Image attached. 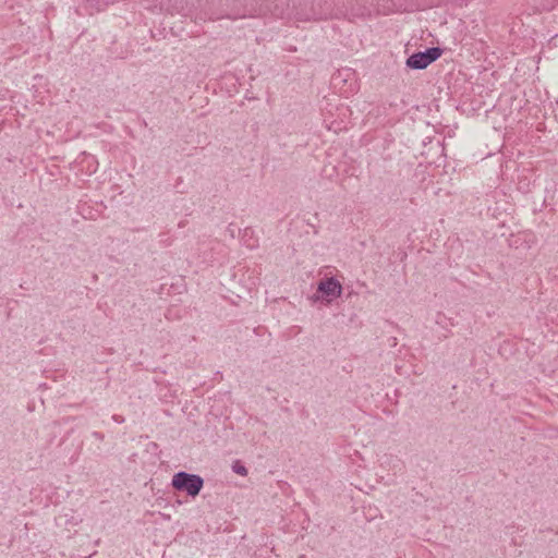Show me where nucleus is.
<instances>
[{
  "instance_id": "obj_3",
  "label": "nucleus",
  "mask_w": 558,
  "mask_h": 558,
  "mask_svg": "<svg viewBox=\"0 0 558 558\" xmlns=\"http://www.w3.org/2000/svg\"><path fill=\"white\" fill-rule=\"evenodd\" d=\"M441 56L439 48H428L424 52L413 53L407 60V65L411 69L422 70L427 68L432 62Z\"/></svg>"
},
{
  "instance_id": "obj_5",
  "label": "nucleus",
  "mask_w": 558,
  "mask_h": 558,
  "mask_svg": "<svg viewBox=\"0 0 558 558\" xmlns=\"http://www.w3.org/2000/svg\"><path fill=\"white\" fill-rule=\"evenodd\" d=\"M112 420L117 423H123L124 422V418L120 415H113L112 416Z\"/></svg>"
},
{
  "instance_id": "obj_2",
  "label": "nucleus",
  "mask_w": 558,
  "mask_h": 558,
  "mask_svg": "<svg viewBox=\"0 0 558 558\" xmlns=\"http://www.w3.org/2000/svg\"><path fill=\"white\" fill-rule=\"evenodd\" d=\"M342 291V284L338 279L333 277H325L317 284V292L314 295V300L328 305L336 299L340 298Z\"/></svg>"
},
{
  "instance_id": "obj_1",
  "label": "nucleus",
  "mask_w": 558,
  "mask_h": 558,
  "mask_svg": "<svg viewBox=\"0 0 558 558\" xmlns=\"http://www.w3.org/2000/svg\"><path fill=\"white\" fill-rule=\"evenodd\" d=\"M171 485L177 490L185 492L189 496L196 497L203 488L204 481L199 475L181 471L173 475Z\"/></svg>"
},
{
  "instance_id": "obj_4",
  "label": "nucleus",
  "mask_w": 558,
  "mask_h": 558,
  "mask_svg": "<svg viewBox=\"0 0 558 558\" xmlns=\"http://www.w3.org/2000/svg\"><path fill=\"white\" fill-rule=\"evenodd\" d=\"M233 472H235L239 475L245 476L247 474V469L240 464L239 462H235L232 466Z\"/></svg>"
}]
</instances>
